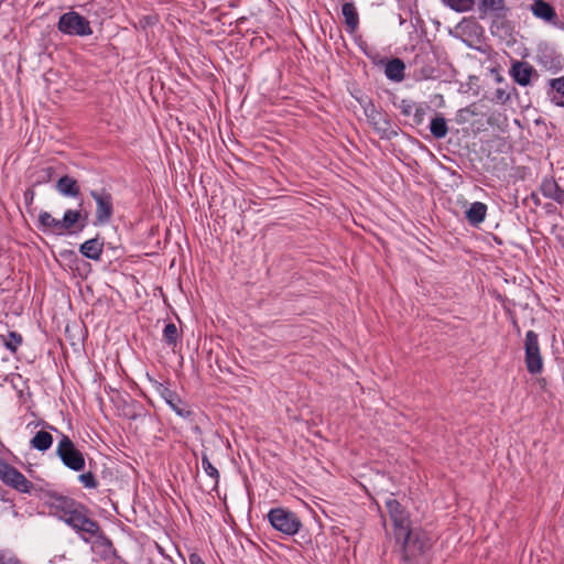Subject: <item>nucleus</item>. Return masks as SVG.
I'll return each mask as SVG.
<instances>
[{"label": "nucleus", "instance_id": "58836bf2", "mask_svg": "<svg viewBox=\"0 0 564 564\" xmlns=\"http://www.w3.org/2000/svg\"><path fill=\"white\" fill-rule=\"evenodd\" d=\"M366 56L375 64V65H383L387 62V57H382L379 52L376 50H369V52H366Z\"/></svg>", "mask_w": 564, "mask_h": 564}, {"label": "nucleus", "instance_id": "f8f14e48", "mask_svg": "<svg viewBox=\"0 0 564 564\" xmlns=\"http://www.w3.org/2000/svg\"><path fill=\"white\" fill-rule=\"evenodd\" d=\"M50 498L53 499V502H46L47 507L51 510H54L52 512L53 516L57 517L61 521L64 522V519L67 518V516H72V512L76 508H80V501H77L76 499L64 496L59 492H50Z\"/></svg>", "mask_w": 564, "mask_h": 564}, {"label": "nucleus", "instance_id": "e433bc0d", "mask_svg": "<svg viewBox=\"0 0 564 564\" xmlns=\"http://www.w3.org/2000/svg\"><path fill=\"white\" fill-rule=\"evenodd\" d=\"M430 109V106L426 104H421L415 106V110L412 117L411 126H421L424 122V118L426 115V110Z\"/></svg>", "mask_w": 564, "mask_h": 564}, {"label": "nucleus", "instance_id": "a878e982", "mask_svg": "<svg viewBox=\"0 0 564 564\" xmlns=\"http://www.w3.org/2000/svg\"><path fill=\"white\" fill-rule=\"evenodd\" d=\"M539 62L543 67L554 74L561 72L564 67L562 56L556 54L555 51L544 52L539 56Z\"/></svg>", "mask_w": 564, "mask_h": 564}, {"label": "nucleus", "instance_id": "603ef678", "mask_svg": "<svg viewBox=\"0 0 564 564\" xmlns=\"http://www.w3.org/2000/svg\"><path fill=\"white\" fill-rule=\"evenodd\" d=\"M531 196H532L533 200H535V204L540 203L539 198L536 197V195L534 193H532Z\"/></svg>", "mask_w": 564, "mask_h": 564}, {"label": "nucleus", "instance_id": "9d476101", "mask_svg": "<svg viewBox=\"0 0 564 564\" xmlns=\"http://www.w3.org/2000/svg\"><path fill=\"white\" fill-rule=\"evenodd\" d=\"M0 479L2 482L18 492L32 494L34 484L29 480L18 468L0 460Z\"/></svg>", "mask_w": 564, "mask_h": 564}, {"label": "nucleus", "instance_id": "dca6fc26", "mask_svg": "<svg viewBox=\"0 0 564 564\" xmlns=\"http://www.w3.org/2000/svg\"><path fill=\"white\" fill-rule=\"evenodd\" d=\"M510 9L505 3L502 9L495 11L490 14L491 23L490 30L494 35H499L501 37L510 36L513 32V26L511 21L508 19V13Z\"/></svg>", "mask_w": 564, "mask_h": 564}, {"label": "nucleus", "instance_id": "423d86ee", "mask_svg": "<svg viewBox=\"0 0 564 564\" xmlns=\"http://www.w3.org/2000/svg\"><path fill=\"white\" fill-rule=\"evenodd\" d=\"M89 195L96 203V212L93 225L97 227L109 224L115 214L112 194L106 187H101L98 189H90Z\"/></svg>", "mask_w": 564, "mask_h": 564}, {"label": "nucleus", "instance_id": "bb28decb", "mask_svg": "<svg viewBox=\"0 0 564 564\" xmlns=\"http://www.w3.org/2000/svg\"><path fill=\"white\" fill-rule=\"evenodd\" d=\"M37 227L44 232L61 235V219L54 218L48 212L40 213Z\"/></svg>", "mask_w": 564, "mask_h": 564}, {"label": "nucleus", "instance_id": "72a5a7b5", "mask_svg": "<svg viewBox=\"0 0 564 564\" xmlns=\"http://www.w3.org/2000/svg\"><path fill=\"white\" fill-rule=\"evenodd\" d=\"M4 340V346L8 350H10L11 352L15 354L17 350H18V347L22 344L23 341V337L21 334L14 332V330H10L8 333V336L3 338Z\"/></svg>", "mask_w": 564, "mask_h": 564}, {"label": "nucleus", "instance_id": "c756f323", "mask_svg": "<svg viewBox=\"0 0 564 564\" xmlns=\"http://www.w3.org/2000/svg\"><path fill=\"white\" fill-rule=\"evenodd\" d=\"M512 95L518 96L516 87L512 86L510 91H507L506 88L499 87L491 93H486L482 98L488 99L494 104L506 105L511 99Z\"/></svg>", "mask_w": 564, "mask_h": 564}, {"label": "nucleus", "instance_id": "de8ad7c7", "mask_svg": "<svg viewBox=\"0 0 564 564\" xmlns=\"http://www.w3.org/2000/svg\"><path fill=\"white\" fill-rule=\"evenodd\" d=\"M8 491L0 486V500L3 502H10L12 506L13 501L7 497Z\"/></svg>", "mask_w": 564, "mask_h": 564}, {"label": "nucleus", "instance_id": "8fccbe9b", "mask_svg": "<svg viewBox=\"0 0 564 564\" xmlns=\"http://www.w3.org/2000/svg\"><path fill=\"white\" fill-rule=\"evenodd\" d=\"M496 80H497L498 83H502V82H503L502 76H501L498 72H496Z\"/></svg>", "mask_w": 564, "mask_h": 564}, {"label": "nucleus", "instance_id": "c03bdc74", "mask_svg": "<svg viewBox=\"0 0 564 564\" xmlns=\"http://www.w3.org/2000/svg\"><path fill=\"white\" fill-rule=\"evenodd\" d=\"M189 564H206L199 554L192 552L188 556Z\"/></svg>", "mask_w": 564, "mask_h": 564}, {"label": "nucleus", "instance_id": "0eeeda50", "mask_svg": "<svg viewBox=\"0 0 564 564\" xmlns=\"http://www.w3.org/2000/svg\"><path fill=\"white\" fill-rule=\"evenodd\" d=\"M506 0H453L447 7L457 13L469 12L477 9L478 18L485 19L495 11L502 9Z\"/></svg>", "mask_w": 564, "mask_h": 564}, {"label": "nucleus", "instance_id": "09e8293b", "mask_svg": "<svg viewBox=\"0 0 564 564\" xmlns=\"http://www.w3.org/2000/svg\"><path fill=\"white\" fill-rule=\"evenodd\" d=\"M358 46H359V48L364 52V54H365V55H366V52H369V50H371V48L368 46L367 42H366V41H362V40H360V41L358 42Z\"/></svg>", "mask_w": 564, "mask_h": 564}, {"label": "nucleus", "instance_id": "20e7f679", "mask_svg": "<svg viewBox=\"0 0 564 564\" xmlns=\"http://www.w3.org/2000/svg\"><path fill=\"white\" fill-rule=\"evenodd\" d=\"M56 28L62 34L68 36L84 37L93 34L90 21L74 10L63 13L57 21Z\"/></svg>", "mask_w": 564, "mask_h": 564}, {"label": "nucleus", "instance_id": "4be33fe9", "mask_svg": "<svg viewBox=\"0 0 564 564\" xmlns=\"http://www.w3.org/2000/svg\"><path fill=\"white\" fill-rule=\"evenodd\" d=\"M540 192L544 197L564 206V188L557 184L554 177H544L540 185Z\"/></svg>", "mask_w": 564, "mask_h": 564}, {"label": "nucleus", "instance_id": "473e14b6", "mask_svg": "<svg viewBox=\"0 0 564 564\" xmlns=\"http://www.w3.org/2000/svg\"><path fill=\"white\" fill-rule=\"evenodd\" d=\"M202 467L204 469V471L210 477L214 479V487H217L218 486V482H219V478H220V475H219V471L218 469L209 462V458L207 456V454L204 452L202 454Z\"/></svg>", "mask_w": 564, "mask_h": 564}, {"label": "nucleus", "instance_id": "a19ab883", "mask_svg": "<svg viewBox=\"0 0 564 564\" xmlns=\"http://www.w3.org/2000/svg\"><path fill=\"white\" fill-rule=\"evenodd\" d=\"M158 21L156 15H144L140 19V25L142 29H147L148 26L154 25Z\"/></svg>", "mask_w": 564, "mask_h": 564}, {"label": "nucleus", "instance_id": "2f4dec72", "mask_svg": "<svg viewBox=\"0 0 564 564\" xmlns=\"http://www.w3.org/2000/svg\"><path fill=\"white\" fill-rule=\"evenodd\" d=\"M549 85L553 91L560 95V98L554 96L551 100L558 107L564 108V76L558 78H552L549 80Z\"/></svg>", "mask_w": 564, "mask_h": 564}, {"label": "nucleus", "instance_id": "4c0bfd02", "mask_svg": "<svg viewBox=\"0 0 564 564\" xmlns=\"http://www.w3.org/2000/svg\"><path fill=\"white\" fill-rule=\"evenodd\" d=\"M393 104L401 110V113L405 117L411 116L413 108H415V106H416V104L414 101L406 100V99H402L399 105H397L395 102H393Z\"/></svg>", "mask_w": 564, "mask_h": 564}, {"label": "nucleus", "instance_id": "864d4df0", "mask_svg": "<svg viewBox=\"0 0 564 564\" xmlns=\"http://www.w3.org/2000/svg\"><path fill=\"white\" fill-rule=\"evenodd\" d=\"M488 123H489L490 126H492V124H494V118H492V117H489V118H488Z\"/></svg>", "mask_w": 564, "mask_h": 564}, {"label": "nucleus", "instance_id": "f3484780", "mask_svg": "<svg viewBox=\"0 0 564 564\" xmlns=\"http://www.w3.org/2000/svg\"><path fill=\"white\" fill-rule=\"evenodd\" d=\"M368 122L381 139L391 140L398 135V131L392 128L389 113L382 108L378 110L373 119H368Z\"/></svg>", "mask_w": 564, "mask_h": 564}, {"label": "nucleus", "instance_id": "4468645a", "mask_svg": "<svg viewBox=\"0 0 564 564\" xmlns=\"http://www.w3.org/2000/svg\"><path fill=\"white\" fill-rule=\"evenodd\" d=\"M435 57L430 52H420L414 56L415 75L421 79H435L440 76L438 68L434 65Z\"/></svg>", "mask_w": 564, "mask_h": 564}, {"label": "nucleus", "instance_id": "c85d7f7f", "mask_svg": "<svg viewBox=\"0 0 564 564\" xmlns=\"http://www.w3.org/2000/svg\"><path fill=\"white\" fill-rule=\"evenodd\" d=\"M430 131L434 139L441 140L447 135V120L442 113L436 112L430 122Z\"/></svg>", "mask_w": 564, "mask_h": 564}, {"label": "nucleus", "instance_id": "37998d69", "mask_svg": "<svg viewBox=\"0 0 564 564\" xmlns=\"http://www.w3.org/2000/svg\"><path fill=\"white\" fill-rule=\"evenodd\" d=\"M362 109H364V113H365V116H366L367 120H368V119H373V116H375V115L378 112V110H379V109H377V108H376V106H375L373 101H371V102L369 104V107H367V106H366V107H365V108H362Z\"/></svg>", "mask_w": 564, "mask_h": 564}, {"label": "nucleus", "instance_id": "9b49d317", "mask_svg": "<svg viewBox=\"0 0 564 564\" xmlns=\"http://www.w3.org/2000/svg\"><path fill=\"white\" fill-rule=\"evenodd\" d=\"M155 389L156 392L164 399V401L178 416L192 420L194 412L181 399L176 391L170 389L167 386L161 382H155Z\"/></svg>", "mask_w": 564, "mask_h": 564}, {"label": "nucleus", "instance_id": "49530a36", "mask_svg": "<svg viewBox=\"0 0 564 564\" xmlns=\"http://www.w3.org/2000/svg\"><path fill=\"white\" fill-rule=\"evenodd\" d=\"M358 104L361 106V108H365L366 106L369 107V104L372 101V99L368 96H360L355 97Z\"/></svg>", "mask_w": 564, "mask_h": 564}, {"label": "nucleus", "instance_id": "7ed1b4c3", "mask_svg": "<svg viewBox=\"0 0 564 564\" xmlns=\"http://www.w3.org/2000/svg\"><path fill=\"white\" fill-rule=\"evenodd\" d=\"M267 518L274 530L290 536L297 534L303 527L300 517L294 511L283 507L272 508Z\"/></svg>", "mask_w": 564, "mask_h": 564}, {"label": "nucleus", "instance_id": "7c9ffc66", "mask_svg": "<svg viewBox=\"0 0 564 564\" xmlns=\"http://www.w3.org/2000/svg\"><path fill=\"white\" fill-rule=\"evenodd\" d=\"M181 333L177 329L176 325L172 322L165 324L163 328V341L167 347H171L173 351H175V348L177 344L180 343Z\"/></svg>", "mask_w": 564, "mask_h": 564}, {"label": "nucleus", "instance_id": "1a4fd4ad", "mask_svg": "<svg viewBox=\"0 0 564 564\" xmlns=\"http://www.w3.org/2000/svg\"><path fill=\"white\" fill-rule=\"evenodd\" d=\"M524 364L531 375H540L543 371V357L539 344V335L534 330H528L524 339Z\"/></svg>", "mask_w": 564, "mask_h": 564}, {"label": "nucleus", "instance_id": "b1692460", "mask_svg": "<svg viewBox=\"0 0 564 564\" xmlns=\"http://www.w3.org/2000/svg\"><path fill=\"white\" fill-rule=\"evenodd\" d=\"M405 64L399 57L388 58L384 64V74L388 79L400 83L404 79Z\"/></svg>", "mask_w": 564, "mask_h": 564}, {"label": "nucleus", "instance_id": "f257e3e1", "mask_svg": "<svg viewBox=\"0 0 564 564\" xmlns=\"http://www.w3.org/2000/svg\"><path fill=\"white\" fill-rule=\"evenodd\" d=\"M394 539L400 544L403 564H429L426 553L432 549L433 542L427 531L411 525L394 534Z\"/></svg>", "mask_w": 564, "mask_h": 564}, {"label": "nucleus", "instance_id": "6ab92c4d", "mask_svg": "<svg viewBox=\"0 0 564 564\" xmlns=\"http://www.w3.org/2000/svg\"><path fill=\"white\" fill-rule=\"evenodd\" d=\"M530 10L536 19L557 25V13L555 8L546 0H533L530 4Z\"/></svg>", "mask_w": 564, "mask_h": 564}, {"label": "nucleus", "instance_id": "a18cd8bd", "mask_svg": "<svg viewBox=\"0 0 564 564\" xmlns=\"http://www.w3.org/2000/svg\"><path fill=\"white\" fill-rule=\"evenodd\" d=\"M34 196H35L34 191H33V189H31V188H28V189L24 192V200H25V204H26V205H31V204L33 203Z\"/></svg>", "mask_w": 564, "mask_h": 564}, {"label": "nucleus", "instance_id": "ea45409f", "mask_svg": "<svg viewBox=\"0 0 564 564\" xmlns=\"http://www.w3.org/2000/svg\"><path fill=\"white\" fill-rule=\"evenodd\" d=\"M50 492H56V491L55 490L46 489L43 486H37V485L34 484V489H32V494L31 495H34L39 499H45V498H50V495H46V494H50Z\"/></svg>", "mask_w": 564, "mask_h": 564}, {"label": "nucleus", "instance_id": "6e6552de", "mask_svg": "<svg viewBox=\"0 0 564 564\" xmlns=\"http://www.w3.org/2000/svg\"><path fill=\"white\" fill-rule=\"evenodd\" d=\"M90 212L85 208L84 199H79L76 209H66L61 219V235L82 232L89 224Z\"/></svg>", "mask_w": 564, "mask_h": 564}, {"label": "nucleus", "instance_id": "39448f33", "mask_svg": "<svg viewBox=\"0 0 564 564\" xmlns=\"http://www.w3.org/2000/svg\"><path fill=\"white\" fill-rule=\"evenodd\" d=\"M80 508H76L72 516H67L64 519V523L75 530L80 534H88L89 536H99L102 535L101 528L95 519L89 518L90 510L89 508L80 502Z\"/></svg>", "mask_w": 564, "mask_h": 564}, {"label": "nucleus", "instance_id": "6e6d98bb", "mask_svg": "<svg viewBox=\"0 0 564 564\" xmlns=\"http://www.w3.org/2000/svg\"><path fill=\"white\" fill-rule=\"evenodd\" d=\"M19 395H20V397H22V395H23V391H22V390H20V391H19Z\"/></svg>", "mask_w": 564, "mask_h": 564}, {"label": "nucleus", "instance_id": "ddd939ff", "mask_svg": "<svg viewBox=\"0 0 564 564\" xmlns=\"http://www.w3.org/2000/svg\"><path fill=\"white\" fill-rule=\"evenodd\" d=\"M386 508L388 510L390 520L392 521L394 534L402 532L406 528L411 527L409 511L397 499H387Z\"/></svg>", "mask_w": 564, "mask_h": 564}, {"label": "nucleus", "instance_id": "79ce46f5", "mask_svg": "<svg viewBox=\"0 0 564 564\" xmlns=\"http://www.w3.org/2000/svg\"><path fill=\"white\" fill-rule=\"evenodd\" d=\"M53 169L52 167H45L41 171L40 178L36 181V184L48 182L52 177Z\"/></svg>", "mask_w": 564, "mask_h": 564}, {"label": "nucleus", "instance_id": "393cba45", "mask_svg": "<svg viewBox=\"0 0 564 564\" xmlns=\"http://www.w3.org/2000/svg\"><path fill=\"white\" fill-rule=\"evenodd\" d=\"M341 14L348 33H355L359 25V14L352 2H345L341 6Z\"/></svg>", "mask_w": 564, "mask_h": 564}, {"label": "nucleus", "instance_id": "f704fd0d", "mask_svg": "<svg viewBox=\"0 0 564 564\" xmlns=\"http://www.w3.org/2000/svg\"><path fill=\"white\" fill-rule=\"evenodd\" d=\"M59 257L62 260L66 261L70 269H73V265H78L79 262H83L85 265H89L88 263L84 262L75 250L72 249H64L59 251ZM78 269V267H76Z\"/></svg>", "mask_w": 564, "mask_h": 564}, {"label": "nucleus", "instance_id": "aec40b11", "mask_svg": "<svg viewBox=\"0 0 564 564\" xmlns=\"http://www.w3.org/2000/svg\"><path fill=\"white\" fill-rule=\"evenodd\" d=\"M121 405H118V409L121 411V414L128 420L135 421L138 419L144 417L148 414V410L144 405L132 399L129 394H127V399H121Z\"/></svg>", "mask_w": 564, "mask_h": 564}, {"label": "nucleus", "instance_id": "c9c22d12", "mask_svg": "<svg viewBox=\"0 0 564 564\" xmlns=\"http://www.w3.org/2000/svg\"><path fill=\"white\" fill-rule=\"evenodd\" d=\"M78 481L86 489H96L99 486L98 479L93 471H86L78 475Z\"/></svg>", "mask_w": 564, "mask_h": 564}, {"label": "nucleus", "instance_id": "cd10ccee", "mask_svg": "<svg viewBox=\"0 0 564 564\" xmlns=\"http://www.w3.org/2000/svg\"><path fill=\"white\" fill-rule=\"evenodd\" d=\"M53 441V435L50 431L41 430L31 438L30 445L32 448L44 453L51 448Z\"/></svg>", "mask_w": 564, "mask_h": 564}, {"label": "nucleus", "instance_id": "3c124183", "mask_svg": "<svg viewBox=\"0 0 564 564\" xmlns=\"http://www.w3.org/2000/svg\"><path fill=\"white\" fill-rule=\"evenodd\" d=\"M512 324H513L514 328L517 329V332L520 333V327L518 325V322L516 319H513Z\"/></svg>", "mask_w": 564, "mask_h": 564}, {"label": "nucleus", "instance_id": "2eb2a0df", "mask_svg": "<svg viewBox=\"0 0 564 564\" xmlns=\"http://www.w3.org/2000/svg\"><path fill=\"white\" fill-rule=\"evenodd\" d=\"M509 75L516 84L522 87L531 85L532 78L539 77V73L531 64L518 59L511 62Z\"/></svg>", "mask_w": 564, "mask_h": 564}, {"label": "nucleus", "instance_id": "5701e85b", "mask_svg": "<svg viewBox=\"0 0 564 564\" xmlns=\"http://www.w3.org/2000/svg\"><path fill=\"white\" fill-rule=\"evenodd\" d=\"M487 205L481 202L471 203L470 206L465 210V219L467 223L478 228L479 225L485 220L487 215Z\"/></svg>", "mask_w": 564, "mask_h": 564}, {"label": "nucleus", "instance_id": "f03ea898", "mask_svg": "<svg viewBox=\"0 0 564 564\" xmlns=\"http://www.w3.org/2000/svg\"><path fill=\"white\" fill-rule=\"evenodd\" d=\"M36 425H42L43 427L59 434L61 437L58 440L55 454L66 468L77 473L84 471L86 467L84 453L77 447V445L68 435L59 432L55 426L43 420L37 422Z\"/></svg>", "mask_w": 564, "mask_h": 564}, {"label": "nucleus", "instance_id": "5fc2aeb1", "mask_svg": "<svg viewBox=\"0 0 564 564\" xmlns=\"http://www.w3.org/2000/svg\"><path fill=\"white\" fill-rule=\"evenodd\" d=\"M404 22V20L402 19V17L400 15V23L402 24Z\"/></svg>", "mask_w": 564, "mask_h": 564}, {"label": "nucleus", "instance_id": "412c9836", "mask_svg": "<svg viewBox=\"0 0 564 564\" xmlns=\"http://www.w3.org/2000/svg\"><path fill=\"white\" fill-rule=\"evenodd\" d=\"M55 187L63 196L83 199L78 181L68 174L61 176L57 180Z\"/></svg>", "mask_w": 564, "mask_h": 564}, {"label": "nucleus", "instance_id": "a211bd4d", "mask_svg": "<svg viewBox=\"0 0 564 564\" xmlns=\"http://www.w3.org/2000/svg\"><path fill=\"white\" fill-rule=\"evenodd\" d=\"M105 246V238L97 234L94 238H90L79 245V253L89 260L100 261Z\"/></svg>", "mask_w": 564, "mask_h": 564}]
</instances>
